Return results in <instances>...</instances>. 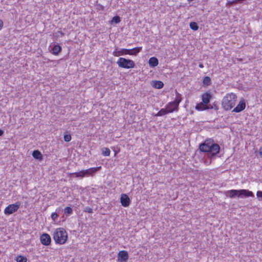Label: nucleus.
I'll use <instances>...</instances> for the list:
<instances>
[{"label":"nucleus","mask_w":262,"mask_h":262,"mask_svg":"<svg viewBox=\"0 0 262 262\" xmlns=\"http://www.w3.org/2000/svg\"><path fill=\"white\" fill-rule=\"evenodd\" d=\"M64 140L66 141V142H69L71 140V136L70 134H67V135H65L64 136Z\"/></svg>","instance_id":"nucleus-29"},{"label":"nucleus","mask_w":262,"mask_h":262,"mask_svg":"<svg viewBox=\"0 0 262 262\" xmlns=\"http://www.w3.org/2000/svg\"><path fill=\"white\" fill-rule=\"evenodd\" d=\"M4 134V131L0 129V136H2Z\"/></svg>","instance_id":"nucleus-35"},{"label":"nucleus","mask_w":262,"mask_h":262,"mask_svg":"<svg viewBox=\"0 0 262 262\" xmlns=\"http://www.w3.org/2000/svg\"><path fill=\"white\" fill-rule=\"evenodd\" d=\"M61 50V47L58 45H56L52 48V54L57 55L60 52Z\"/></svg>","instance_id":"nucleus-20"},{"label":"nucleus","mask_w":262,"mask_h":262,"mask_svg":"<svg viewBox=\"0 0 262 262\" xmlns=\"http://www.w3.org/2000/svg\"><path fill=\"white\" fill-rule=\"evenodd\" d=\"M120 17L119 16L117 15L113 17L111 22L112 24L114 23L115 24H118L120 22Z\"/></svg>","instance_id":"nucleus-25"},{"label":"nucleus","mask_w":262,"mask_h":262,"mask_svg":"<svg viewBox=\"0 0 262 262\" xmlns=\"http://www.w3.org/2000/svg\"><path fill=\"white\" fill-rule=\"evenodd\" d=\"M148 63L150 67H155L158 66L159 61L156 57H152L149 58Z\"/></svg>","instance_id":"nucleus-16"},{"label":"nucleus","mask_w":262,"mask_h":262,"mask_svg":"<svg viewBox=\"0 0 262 262\" xmlns=\"http://www.w3.org/2000/svg\"><path fill=\"white\" fill-rule=\"evenodd\" d=\"M71 174H74V175H75V176L76 177L83 178L84 177L83 170H82L79 172L72 173Z\"/></svg>","instance_id":"nucleus-27"},{"label":"nucleus","mask_w":262,"mask_h":262,"mask_svg":"<svg viewBox=\"0 0 262 262\" xmlns=\"http://www.w3.org/2000/svg\"><path fill=\"white\" fill-rule=\"evenodd\" d=\"M20 206V203L19 202H17L14 204H10L5 209L4 213L7 215L12 214L17 211Z\"/></svg>","instance_id":"nucleus-7"},{"label":"nucleus","mask_w":262,"mask_h":262,"mask_svg":"<svg viewBox=\"0 0 262 262\" xmlns=\"http://www.w3.org/2000/svg\"><path fill=\"white\" fill-rule=\"evenodd\" d=\"M32 156L34 158L37 160H41L42 159V156L41 152L38 150H34L33 152Z\"/></svg>","instance_id":"nucleus-19"},{"label":"nucleus","mask_w":262,"mask_h":262,"mask_svg":"<svg viewBox=\"0 0 262 262\" xmlns=\"http://www.w3.org/2000/svg\"><path fill=\"white\" fill-rule=\"evenodd\" d=\"M199 148L201 151L208 152L212 156H215L219 153L220 147L217 143L214 142L211 139H209L200 145Z\"/></svg>","instance_id":"nucleus-1"},{"label":"nucleus","mask_w":262,"mask_h":262,"mask_svg":"<svg viewBox=\"0 0 262 262\" xmlns=\"http://www.w3.org/2000/svg\"><path fill=\"white\" fill-rule=\"evenodd\" d=\"M110 150L109 148L104 147L102 148V154L104 156H108L110 155Z\"/></svg>","instance_id":"nucleus-24"},{"label":"nucleus","mask_w":262,"mask_h":262,"mask_svg":"<svg viewBox=\"0 0 262 262\" xmlns=\"http://www.w3.org/2000/svg\"><path fill=\"white\" fill-rule=\"evenodd\" d=\"M84 211L87 212L88 213H92L93 209L90 207H86L84 209Z\"/></svg>","instance_id":"nucleus-31"},{"label":"nucleus","mask_w":262,"mask_h":262,"mask_svg":"<svg viewBox=\"0 0 262 262\" xmlns=\"http://www.w3.org/2000/svg\"><path fill=\"white\" fill-rule=\"evenodd\" d=\"M40 242L42 244L48 246L50 244L51 239L50 235L47 233H43L40 236Z\"/></svg>","instance_id":"nucleus-9"},{"label":"nucleus","mask_w":262,"mask_h":262,"mask_svg":"<svg viewBox=\"0 0 262 262\" xmlns=\"http://www.w3.org/2000/svg\"><path fill=\"white\" fill-rule=\"evenodd\" d=\"M203 83L205 85H209L211 84V79L208 76H206L203 78Z\"/></svg>","instance_id":"nucleus-22"},{"label":"nucleus","mask_w":262,"mask_h":262,"mask_svg":"<svg viewBox=\"0 0 262 262\" xmlns=\"http://www.w3.org/2000/svg\"><path fill=\"white\" fill-rule=\"evenodd\" d=\"M151 85L156 89H161L163 87L164 84L161 81H152Z\"/></svg>","instance_id":"nucleus-17"},{"label":"nucleus","mask_w":262,"mask_h":262,"mask_svg":"<svg viewBox=\"0 0 262 262\" xmlns=\"http://www.w3.org/2000/svg\"><path fill=\"white\" fill-rule=\"evenodd\" d=\"M99 168V167L91 168L88 169L83 170L84 176L92 175L94 173L96 172Z\"/></svg>","instance_id":"nucleus-15"},{"label":"nucleus","mask_w":262,"mask_h":262,"mask_svg":"<svg viewBox=\"0 0 262 262\" xmlns=\"http://www.w3.org/2000/svg\"><path fill=\"white\" fill-rule=\"evenodd\" d=\"M199 67L201 68H203L204 67V66H203V63H201L199 64Z\"/></svg>","instance_id":"nucleus-36"},{"label":"nucleus","mask_w":262,"mask_h":262,"mask_svg":"<svg viewBox=\"0 0 262 262\" xmlns=\"http://www.w3.org/2000/svg\"><path fill=\"white\" fill-rule=\"evenodd\" d=\"M3 26V22L0 19V30L2 29Z\"/></svg>","instance_id":"nucleus-34"},{"label":"nucleus","mask_w":262,"mask_h":262,"mask_svg":"<svg viewBox=\"0 0 262 262\" xmlns=\"http://www.w3.org/2000/svg\"><path fill=\"white\" fill-rule=\"evenodd\" d=\"M129 49H122L119 51H114L113 54L114 56L117 57L123 55L128 54V53H129Z\"/></svg>","instance_id":"nucleus-13"},{"label":"nucleus","mask_w":262,"mask_h":262,"mask_svg":"<svg viewBox=\"0 0 262 262\" xmlns=\"http://www.w3.org/2000/svg\"><path fill=\"white\" fill-rule=\"evenodd\" d=\"M259 155L262 158V147L259 148Z\"/></svg>","instance_id":"nucleus-33"},{"label":"nucleus","mask_w":262,"mask_h":262,"mask_svg":"<svg viewBox=\"0 0 262 262\" xmlns=\"http://www.w3.org/2000/svg\"><path fill=\"white\" fill-rule=\"evenodd\" d=\"M64 213L68 214H71L73 212V209L70 207H67L64 209Z\"/></svg>","instance_id":"nucleus-28"},{"label":"nucleus","mask_w":262,"mask_h":262,"mask_svg":"<svg viewBox=\"0 0 262 262\" xmlns=\"http://www.w3.org/2000/svg\"><path fill=\"white\" fill-rule=\"evenodd\" d=\"M117 64L119 67L125 69L133 68L135 66L133 60L123 57H120L118 59Z\"/></svg>","instance_id":"nucleus-6"},{"label":"nucleus","mask_w":262,"mask_h":262,"mask_svg":"<svg viewBox=\"0 0 262 262\" xmlns=\"http://www.w3.org/2000/svg\"><path fill=\"white\" fill-rule=\"evenodd\" d=\"M226 195L230 198H235L236 196H240L244 195L246 197L254 196L253 193L252 191L246 189L241 190H231L226 192Z\"/></svg>","instance_id":"nucleus-4"},{"label":"nucleus","mask_w":262,"mask_h":262,"mask_svg":"<svg viewBox=\"0 0 262 262\" xmlns=\"http://www.w3.org/2000/svg\"><path fill=\"white\" fill-rule=\"evenodd\" d=\"M189 26L191 29L194 31H196L199 29V26L195 22H191L189 24Z\"/></svg>","instance_id":"nucleus-23"},{"label":"nucleus","mask_w":262,"mask_h":262,"mask_svg":"<svg viewBox=\"0 0 262 262\" xmlns=\"http://www.w3.org/2000/svg\"><path fill=\"white\" fill-rule=\"evenodd\" d=\"M256 195L258 198H261V200H262V191H258Z\"/></svg>","instance_id":"nucleus-32"},{"label":"nucleus","mask_w":262,"mask_h":262,"mask_svg":"<svg viewBox=\"0 0 262 262\" xmlns=\"http://www.w3.org/2000/svg\"><path fill=\"white\" fill-rule=\"evenodd\" d=\"M120 202L123 207H126L129 206L130 200L126 194L123 193L121 195Z\"/></svg>","instance_id":"nucleus-8"},{"label":"nucleus","mask_w":262,"mask_h":262,"mask_svg":"<svg viewBox=\"0 0 262 262\" xmlns=\"http://www.w3.org/2000/svg\"><path fill=\"white\" fill-rule=\"evenodd\" d=\"M169 112H168V110L167 108H162L156 115V116H163Z\"/></svg>","instance_id":"nucleus-21"},{"label":"nucleus","mask_w":262,"mask_h":262,"mask_svg":"<svg viewBox=\"0 0 262 262\" xmlns=\"http://www.w3.org/2000/svg\"><path fill=\"white\" fill-rule=\"evenodd\" d=\"M128 259V254L126 251H121L118 254V260L126 262Z\"/></svg>","instance_id":"nucleus-10"},{"label":"nucleus","mask_w":262,"mask_h":262,"mask_svg":"<svg viewBox=\"0 0 262 262\" xmlns=\"http://www.w3.org/2000/svg\"><path fill=\"white\" fill-rule=\"evenodd\" d=\"M58 216V215L56 212L52 213L51 214V218L54 221H56Z\"/></svg>","instance_id":"nucleus-30"},{"label":"nucleus","mask_w":262,"mask_h":262,"mask_svg":"<svg viewBox=\"0 0 262 262\" xmlns=\"http://www.w3.org/2000/svg\"><path fill=\"white\" fill-rule=\"evenodd\" d=\"M246 107V103L244 99L241 100L237 105L233 109V112L239 113Z\"/></svg>","instance_id":"nucleus-11"},{"label":"nucleus","mask_w":262,"mask_h":262,"mask_svg":"<svg viewBox=\"0 0 262 262\" xmlns=\"http://www.w3.org/2000/svg\"><path fill=\"white\" fill-rule=\"evenodd\" d=\"M16 260L17 262H27V258L26 257L19 255L16 257Z\"/></svg>","instance_id":"nucleus-26"},{"label":"nucleus","mask_w":262,"mask_h":262,"mask_svg":"<svg viewBox=\"0 0 262 262\" xmlns=\"http://www.w3.org/2000/svg\"><path fill=\"white\" fill-rule=\"evenodd\" d=\"M53 238L56 243L63 244L67 240L68 234L65 229L62 228H59L54 231Z\"/></svg>","instance_id":"nucleus-3"},{"label":"nucleus","mask_w":262,"mask_h":262,"mask_svg":"<svg viewBox=\"0 0 262 262\" xmlns=\"http://www.w3.org/2000/svg\"><path fill=\"white\" fill-rule=\"evenodd\" d=\"M142 49V47H136L132 49H129L128 55H136Z\"/></svg>","instance_id":"nucleus-18"},{"label":"nucleus","mask_w":262,"mask_h":262,"mask_svg":"<svg viewBox=\"0 0 262 262\" xmlns=\"http://www.w3.org/2000/svg\"><path fill=\"white\" fill-rule=\"evenodd\" d=\"M211 98V95L210 93L206 92V93L203 94L202 95V102L206 104V105H208V103L210 101Z\"/></svg>","instance_id":"nucleus-14"},{"label":"nucleus","mask_w":262,"mask_h":262,"mask_svg":"<svg viewBox=\"0 0 262 262\" xmlns=\"http://www.w3.org/2000/svg\"><path fill=\"white\" fill-rule=\"evenodd\" d=\"M176 97L174 100L172 102H169L166 106V108L169 113H172L173 111H177L179 103L182 100L181 95L177 92V90H176Z\"/></svg>","instance_id":"nucleus-5"},{"label":"nucleus","mask_w":262,"mask_h":262,"mask_svg":"<svg viewBox=\"0 0 262 262\" xmlns=\"http://www.w3.org/2000/svg\"><path fill=\"white\" fill-rule=\"evenodd\" d=\"M237 96L233 93L227 94L222 100V106L226 111L231 110L234 107L236 101Z\"/></svg>","instance_id":"nucleus-2"},{"label":"nucleus","mask_w":262,"mask_h":262,"mask_svg":"<svg viewBox=\"0 0 262 262\" xmlns=\"http://www.w3.org/2000/svg\"><path fill=\"white\" fill-rule=\"evenodd\" d=\"M210 106V105H208L204 103L203 102H201L196 105L195 109L198 111H204L209 108H213V107L212 106Z\"/></svg>","instance_id":"nucleus-12"}]
</instances>
